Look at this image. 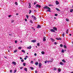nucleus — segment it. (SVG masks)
<instances>
[{
    "instance_id": "nucleus-13",
    "label": "nucleus",
    "mask_w": 73,
    "mask_h": 73,
    "mask_svg": "<svg viewBox=\"0 0 73 73\" xmlns=\"http://www.w3.org/2000/svg\"><path fill=\"white\" fill-rule=\"evenodd\" d=\"M56 10H57V11H59L60 12V10L59 9L57 8H56Z\"/></svg>"
},
{
    "instance_id": "nucleus-25",
    "label": "nucleus",
    "mask_w": 73,
    "mask_h": 73,
    "mask_svg": "<svg viewBox=\"0 0 73 73\" xmlns=\"http://www.w3.org/2000/svg\"><path fill=\"white\" fill-rule=\"evenodd\" d=\"M24 70L26 71V72H27V68H25Z\"/></svg>"
},
{
    "instance_id": "nucleus-46",
    "label": "nucleus",
    "mask_w": 73,
    "mask_h": 73,
    "mask_svg": "<svg viewBox=\"0 0 73 73\" xmlns=\"http://www.w3.org/2000/svg\"><path fill=\"white\" fill-rule=\"evenodd\" d=\"M20 69H23V67H20Z\"/></svg>"
},
{
    "instance_id": "nucleus-23",
    "label": "nucleus",
    "mask_w": 73,
    "mask_h": 73,
    "mask_svg": "<svg viewBox=\"0 0 73 73\" xmlns=\"http://www.w3.org/2000/svg\"><path fill=\"white\" fill-rule=\"evenodd\" d=\"M60 65H64V63H63L62 62H60Z\"/></svg>"
},
{
    "instance_id": "nucleus-54",
    "label": "nucleus",
    "mask_w": 73,
    "mask_h": 73,
    "mask_svg": "<svg viewBox=\"0 0 73 73\" xmlns=\"http://www.w3.org/2000/svg\"><path fill=\"white\" fill-rule=\"evenodd\" d=\"M36 3H37L34 2V5H36Z\"/></svg>"
},
{
    "instance_id": "nucleus-49",
    "label": "nucleus",
    "mask_w": 73,
    "mask_h": 73,
    "mask_svg": "<svg viewBox=\"0 0 73 73\" xmlns=\"http://www.w3.org/2000/svg\"><path fill=\"white\" fill-rule=\"evenodd\" d=\"M47 61H46L44 62V63H45V64H46V63H47Z\"/></svg>"
},
{
    "instance_id": "nucleus-5",
    "label": "nucleus",
    "mask_w": 73,
    "mask_h": 73,
    "mask_svg": "<svg viewBox=\"0 0 73 73\" xmlns=\"http://www.w3.org/2000/svg\"><path fill=\"white\" fill-rule=\"evenodd\" d=\"M12 64H13L14 65H16V63L15 62H12Z\"/></svg>"
},
{
    "instance_id": "nucleus-18",
    "label": "nucleus",
    "mask_w": 73,
    "mask_h": 73,
    "mask_svg": "<svg viewBox=\"0 0 73 73\" xmlns=\"http://www.w3.org/2000/svg\"><path fill=\"white\" fill-rule=\"evenodd\" d=\"M21 51L22 52H23V53H25V51L24 50H21Z\"/></svg>"
},
{
    "instance_id": "nucleus-10",
    "label": "nucleus",
    "mask_w": 73,
    "mask_h": 73,
    "mask_svg": "<svg viewBox=\"0 0 73 73\" xmlns=\"http://www.w3.org/2000/svg\"><path fill=\"white\" fill-rule=\"evenodd\" d=\"M36 41V40H33L31 41V42H35Z\"/></svg>"
},
{
    "instance_id": "nucleus-48",
    "label": "nucleus",
    "mask_w": 73,
    "mask_h": 73,
    "mask_svg": "<svg viewBox=\"0 0 73 73\" xmlns=\"http://www.w3.org/2000/svg\"><path fill=\"white\" fill-rule=\"evenodd\" d=\"M54 60V59H53V58H52L51 61L53 62V61Z\"/></svg>"
},
{
    "instance_id": "nucleus-44",
    "label": "nucleus",
    "mask_w": 73,
    "mask_h": 73,
    "mask_svg": "<svg viewBox=\"0 0 73 73\" xmlns=\"http://www.w3.org/2000/svg\"><path fill=\"white\" fill-rule=\"evenodd\" d=\"M14 21L13 20H12V21H11L12 23H13V22H14Z\"/></svg>"
},
{
    "instance_id": "nucleus-2",
    "label": "nucleus",
    "mask_w": 73,
    "mask_h": 73,
    "mask_svg": "<svg viewBox=\"0 0 73 73\" xmlns=\"http://www.w3.org/2000/svg\"><path fill=\"white\" fill-rule=\"evenodd\" d=\"M36 8H41V6L37 4L36 6Z\"/></svg>"
},
{
    "instance_id": "nucleus-19",
    "label": "nucleus",
    "mask_w": 73,
    "mask_h": 73,
    "mask_svg": "<svg viewBox=\"0 0 73 73\" xmlns=\"http://www.w3.org/2000/svg\"><path fill=\"white\" fill-rule=\"evenodd\" d=\"M30 69H31V70H33V69H34V68H33V67H30Z\"/></svg>"
},
{
    "instance_id": "nucleus-55",
    "label": "nucleus",
    "mask_w": 73,
    "mask_h": 73,
    "mask_svg": "<svg viewBox=\"0 0 73 73\" xmlns=\"http://www.w3.org/2000/svg\"><path fill=\"white\" fill-rule=\"evenodd\" d=\"M8 17H11V15H9L8 16Z\"/></svg>"
},
{
    "instance_id": "nucleus-3",
    "label": "nucleus",
    "mask_w": 73,
    "mask_h": 73,
    "mask_svg": "<svg viewBox=\"0 0 73 73\" xmlns=\"http://www.w3.org/2000/svg\"><path fill=\"white\" fill-rule=\"evenodd\" d=\"M38 66L39 68H41V66H42V64L41 63H39L38 64Z\"/></svg>"
},
{
    "instance_id": "nucleus-35",
    "label": "nucleus",
    "mask_w": 73,
    "mask_h": 73,
    "mask_svg": "<svg viewBox=\"0 0 73 73\" xmlns=\"http://www.w3.org/2000/svg\"><path fill=\"white\" fill-rule=\"evenodd\" d=\"M31 64H33V61H31Z\"/></svg>"
},
{
    "instance_id": "nucleus-47",
    "label": "nucleus",
    "mask_w": 73,
    "mask_h": 73,
    "mask_svg": "<svg viewBox=\"0 0 73 73\" xmlns=\"http://www.w3.org/2000/svg\"><path fill=\"white\" fill-rule=\"evenodd\" d=\"M56 40H59V38H56Z\"/></svg>"
},
{
    "instance_id": "nucleus-27",
    "label": "nucleus",
    "mask_w": 73,
    "mask_h": 73,
    "mask_svg": "<svg viewBox=\"0 0 73 73\" xmlns=\"http://www.w3.org/2000/svg\"><path fill=\"white\" fill-rule=\"evenodd\" d=\"M73 9H70V12H73Z\"/></svg>"
},
{
    "instance_id": "nucleus-59",
    "label": "nucleus",
    "mask_w": 73,
    "mask_h": 73,
    "mask_svg": "<svg viewBox=\"0 0 73 73\" xmlns=\"http://www.w3.org/2000/svg\"><path fill=\"white\" fill-rule=\"evenodd\" d=\"M25 21H27V19H25Z\"/></svg>"
},
{
    "instance_id": "nucleus-12",
    "label": "nucleus",
    "mask_w": 73,
    "mask_h": 73,
    "mask_svg": "<svg viewBox=\"0 0 73 73\" xmlns=\"http://www.w3.org/2000/svg\"><path fill=\"white\" fill-rule=\"evenodd\" d=\"M50 40L52 42H54V41H55V40H54V39H53L52 38H50Z\"/></svg>"
},
{
    "instance_id": "nucleus-53",
    "label": "nucleus",
    "mask_w": 73,
    "mask_h": 73,
    "mask_svg": "<svg viewBox=\"0 0 73 73\" xmlns=\"http://www.w3.org/2000/svg\"><path fill=\"white\" fill-rule=\"evenodd\" d=\"M34 55L36 56H37V54L36 53H35L34 54Z\"/></svg>"
},
{
    "instance_id": "nucleus-4",
    "label": "nucleus",
    "mask_w": 73,
    "mask_h": 73,
    "mask_svg": "<svg viewBox=\"0 0 73 73\" xmlns=\"http://www.w3.org/2000/svg\"><path fill=\"white\" fill-rule=\"evenodd\" d=\"M53 29L54 30V31H57V28L55 27H54L53 28Z\"/></svg>"
},
{
    "instance_id": "nucleus-31",
    "label": "nucleus",
    "mask_w": 73,
    "mask_h": 73,
    "mask_svg": "<svg viewBox=\"0 0 73 73\" xmlns=\"http://www.w3.org/2000/svg\"><path fill=\"white\" fill-rule=\"evenodd\" d=\"M23 64L24 66H25V65H26V63H24Z\"/></svg>"
},
{
    "instance_id": "nucleus-40",
    "label": "nucleus",
    "mask_w": 73,
    "mask_h": 73,
    "mask_svg": "<svg viewBox=\"0 0 73 73\" xmlns=\"http://www.w3.org/2000/svg\"><path fill=\"white\" fill-rule=\"evenodd\" d=\"M37 46H40V43H37Z\"/></svg>"
},
{
    "instance_id": "nucleus-33",
    "label": "nucleus",
    "mask_w": 73,
    "mask_h": 73,
    "mask_svg": "<svg viewBox=\"0 0 73 73\" xmlns=\"http://www.w3.org/2000/svg\"><path fill=\"white\" fill-rule=\"evenodd\" d=\"M57 70V69H56V68L55 67H54V70Z\"/></svg>"
},
{
    "instance_id": "nucleus-15",
    "label": "nucleus",
    "mask_w": 73,
    "mask_h": 73,
    "mask_svg": "<svg viewBox=\"0 0 73 73\" xmlns=\"http://www.w3.org/2000/svg\"><path fill=\"white\" fill-rule=\"evenodd\" d=\"M41 53L42 54H45V52H44V51H42L41 52Z\"/></svg>"
},
{
    "instance_id": "nucleus-16",
    "label": "nucleus",
    "mask_w": 73,
    "mask_h": 73,
    "mask_svg": "<svg viewBox=\"0 0 73 73\" xmlns=\"http://www.w3.org/2000/svg\"><path fill=\"white\" fill-rule=\"evenodd\" d=\"M31 13H32V11H31V10H29V14H31Z\"/></svg>"
},
{
    "instance_id": "nucleus-28",
    "label": "nucleus",
    "mask_w": 73,
    "mask_h": 73,
    "mask_svg": "<svg viewBox=\"0 0 73 73\" xmlns=\"http://www.w3.org/2000/svg\"><path fill=\"white\" fill-rule=\"evenodd\" d=\"M64 48H65L66 49L67 48H66V45H64Z\"/></svg>"
},
{
    "instance_id": "nucleus-50",
    "label": "nucleus",
    "mask_w": 73,
    "mask_h": 73,
    "mask_svg": "<svg viewBox=\"0 0 73 73\" xmlns=\"http://www.w3.org/2000/svg\"><path fill=\"white\" fill-rule=\"evenodd\" d=\"M21 62H24V60L23 59H22L21 60Z\"/></svg>"
},
{
    "instance_id": "nucleus-39",
    "label": "nucleus",
    "mask_w": 73,
    "mask_h": 73,
    "mask_svg": "<svg viewBox=\"0 0 73 73\" xmlns=\"http://www.w3.org/2000/svg\"><path fill=\"white\" fill-rule=\"evenodd\" d=\"M19 49H21V47H19L18 48Z\"/></svg>"
},
{
    "instance_id": "nucleus-43",
    "label": "nucleus",
    "mask_w": 73,
    "mask_h": 73,
    "mask_svg": "<svg viewBox=\"0 0 73 73\" xmlns=\"http://www.w3.org/2000/svg\"><path fill=\"white\" fill-rule=\"evenodd\" d=\"M55 16H58V15H57V14H55Z\"/></svg>"
},
{
    "instance_id": "nucleus-11",
    "label": "nucleus",
    "mask_w": 73,
    "mask_h": 73,
    "mask_svg": "<svg viewBox=\"0 0 73 73\" xmlns=\"http://www.w3.org/2000/svg\"><path fill=\"white\" fill-rule=\"evenodd\" d=\"M32 48V47L31 46H29L27 47V49H31Z\"/></svg>"
},
{
    "instance_id": "nucleus-32",
    "label": "nucleus",
    "mask_w": 73,
    "mask_h": 73,
    "mask_svg": "<svg viewBox=\"0 0 73 73\" xmlns=\"http://www.w3.org/2000/svg\"><path fill=\"white\" fill-rule=\"evenodd\" d=\"M62 53H64V50L63 49H62Z\"/></svg>"
},
{
    "instance_id": "nucleus-58",
    "label": "nucleus",
    "mask_w": 73,
    "mask_h": 73,
    "mask_svg": "<svg viewBox=\"0 0 73 73\" xmlns=\"http://www.w3.org/2000/svg\"><path fill=\"white\" fill-rule=\"evenodd\" d=\"M16 15H17V16H18V15H19V13H17L16 14Z\"/></svg>"
},
{
    "instance_id": "nucleus-30",
    "label": "nucleus",
    "mask_w": 73,
    "mask_h": 73,
    "mask_svg": "<svg viewBox=\"0 0 73 73\" xmlns=\"http://www.w3.org/2000/svg\"><path fill=\"white\" fill-rule=\"evenodd\" d=\"M16 72H17V70H14V71L13 72L14 73H15Z\"/></svg>"
},
{
    "instance_id": "nucleus-21",
    "label": "nucleus",
    "mask_w": 73,
    "mask_h": 73,
    "mask_svg": "<svg viewBox=\"0 0 73 73\" xmlns=\"http://www.w3.org/2000/svg\"><path fill=\"white\" fill-rule=\"evenodd\" d=\"M35 64L36 65H37L38 64V62H36L35 63Z\"/></svg>"
},
{
    "instance_id": "nucleus-60",
    "label": "nucleus",
    "mask_w": 73,
    "mask_h": 73,
    "mask_svg": "<svg viewBox=\"0 0 73 73\" xmlns=\"http://www.w3.org/2000/svg\"><path fill=\"white\" fill-rule=\"evenodd\" d=\"M35 73H37V71L35 70Z\"/></svg>"
},
{
    "instance_id": "nucleus-52",
    "label": "nucleus",
    "mask_w": 73,
    "mask_h": 73,
    "mask_svg": "<svg viewBox=\"0 0 73 73\" xmlns=\"http://www.w3.org/2000/svg\"><path fill=\"white\" fill-rule=\"evenodd\" d=\"M10 73H12V70H10Z\"/></svg>"
},
{
    "instance_id": "nucleus-64",
    "label": "nucleus",
    "mask_w": 73,
    "mask_h": 73,
    "mask_svg": "<svg viewBox=\"0 0 73 73\" xmlns=\"http://www.w3.org/2000/svg\"><path fill=\"white\" fill-rule=\"evenodd\" d=\"M49 6H52V5H48Z\"/></svg>"
},
{
    "instance_id": "nucleus-41",
    "label": "nucleus",
    "mask_w": 73,
    "mask_h": 73,
    "mask_svg": "<svg viewBox=\"0 0 73 73\" xmlns=\"http://www.w3.org/2000/svg\"><path fill=\"white\" fill-rule=\"evenodd\" d=\"M54 44L55 45H57V43L56 42H55Z\"/></svg>"
},
{
    "instance_id": "nucleus-34",
    "label": "nucleus",
    "mask_w": 73,
    "mask_h": 73,
    "mask_svg": "<svg viewBox=\"0 0 73 73\" xmlns=\"http://www.w3.org/2000/svg\"><path fill=\"white\" fill-rule=\"evenodd\" d=\"M26 17L27 19H28V18H29V16L28 15H26Z\"/></svg>"
},
{
    "instance_id": "nucleus-42",
    "label": "nucleus",
    "mask_w": 73,
    "mask_h": 73,
    "mask_svg": "<svg viewBox=\"0 0 73 73\" xmlns=\"http://www.w3.org/2000/svg\"><path fill=\"white\" fill-rule=\"evenodd\" d=\"M60 47H62V44H60Z\"/></svg>"
},
{
    "instance_id": "nucleus-29",
    "label": "nucleus",
    "mask_w": 73,
    "mask_h": 73,
    "mask_svg": "<svg viewBox=\"0 0 73 73\" xmlns=\"http://www.w3.org/2000/svg\"><path fill=\"white\" fill-rule=\"evenodd\" d=\"M15 5H18V4H17V2H15Z\"/></svg>"
},
{
    "instance_id": "nucleus-26",
    "label": "nucleus",
    "mask_w": 73,
    "mask_h": 73,
    "mask_svg": "<svg viewBox=\"0 0 73 73\" xmlns=\"http://www.w3.org/2000/svg\"><path fill=\"white\" fill-rule=\"evenodd\" d=\"M17 52V50H14V53H16V52Z\"/></svg>"
},
{
    "instance_id": "nucleus-20",
    "label": "nucleus",
    "mask_w": 73,
    "mask_h": 73,
    "mask_svg": "<svg viewBox=\"0 0 73 73\" xmlns=\"http://www.w3.org/2000/svg\"><path fill=\"white\" fill-rule=\"evenodd\" d=\"M64 36H65V33H63V34H62V36L64 37Z\"/></svg>"
},
{
    "instance_id": "nucleus-17",
    "label": "nucleus",
    "mask_w": 73,
    "mask_h": 73,
    "mask_svg": "<svg viewBox=\"0 0 73 73\" xmlns=\"http://www.w3.org/2000/svg\"><path fill=\"white\" fill-rule=\"evenodd\" d=\"M62 62H63L64 63L66 62L65 61V60H64V59H63L62 60Z\"/></svg>"
},
{
    "instance_id": "nucleus-1",
    "label": "nucleus",
    "mask_w": 73,
    "mask_h": 73,
    "mask_svg": "<svg viewBox=\"0 0 73 73\" xmlns=\"http://www.w3.org/2000/svg\"><path fill=\"white\" fill-rule=\"evenodd\" d=\"M43 8L44 9H48V10L46 11V12H51V11H50V8L49 7L47 6H46L44 7Z\"/></svg>"
},
{
    "instance_id": "nucleus-7",
    "label": "nucleus",
    "mask_w": 73,
    "mask_h": 73,
    "mask_svg": "<svg viewBox=\"0 0 73 73\" xmlns=\"http://www.w3.org/2000/svg\"><path fill=\"white\" fill-rule=\"evenodd\" d=\"M43 41H46V37L45 36H44L43 38Z\"/></svg>"
},
{
    "instance_id": "nucleus-38",
    "label": "nucleus",
    "mask_w": 73,
    "mask_h": 73,
    "mask_svg": "<svg viewBox=\"0 0 73 73\" xmlns=\"http://www.w3.org/2000/svg\"><path fill=\"white\" fill-rule=\"evenodd\" d=\"M66 33L67 34L68 33V29H67L66 31Z\"/></svg>"
},
{
    "instance_id": "nucleus-14",
    "label": "nucleus",
    "mask_w": 73,
    "mask_h": 73,
    "mask_svg": "<svg viewBox=\"0 0 73 73\" xmlns=\"http://www.w3.org/2000/svg\"><path fill=\"white\" fill-rule=\"evenodd\" d=\"M47 62L48 63H49V62H52V61L51 60H49L47 61Z\"/></svg>"
},
{
    "instance_id": "nucleus-22",
    "label": "nucleus",
    "mask_w": 73,
    "mask_h": 73,
    "mask_svg": "<svg viewBox=\"0 0 73 73\" xmlns=\"http://www.w3.org/2000/svg\"><path fill=\"white\" fill-rule=\"evenodd\" d=\"M66 21H69V20L68 18L66 19Z\"/></svg>"
},
{
    "instance_id": "nucleus-51",
    "label": "nucleus",
    "mask_w": 73,
    "mask_h": 73,
    "mask_svg": "<svg viewBox=\"0 0 73 73\" xmlns=\"http://www.w3.org/2000/svg\"><path fill=\"white\" fill-rule=\"evenodd\" d=\"M29 8H31V5H29Z\"/></svg>"
},
{
    "instance_id": "nucleus-6",
    "label": "nucleus",
    "mask_w": 73,
    "mask_h": 73,
    "mask_svg": "<svg viewBox=\"0 0 73 73\" xmlns=\"http://www.w3.org/2000/svg\"><path fill=\"white\" fill-rule=\"evenodd\" d=\"M50 31L52 32H55V31L53 30V29H51L50 30Z\"/></svg>"
},
{
    "instance_id": "nucleus-61",
    "label": "nucleus",
    "mask_w": 73,
    "mask_h": 73,
    "mask_svg": "<svg viewBox=\"0 0 73 73\" xmlns=\"http://www.w3.org/2000/svg\"><path fill=\"white\" fill-rule=\"evenodd\" d=\"M32 18H33V17H34V16L33 15H32Z\"/></svg>"
},
{
    "instance_id": "nucleus-24",
    "label": "nucleus",
    "mask_w": 73,
    "mask_h": 73,
    "mask_svg": "<svg viewBox=\"0 0 73 73\" xmlns=\"http://www.w3.org/2000/svg\"><path fill=\"white\" fill-rule=\"evenodd\" d=\"M58 72H61V69H60V68H58Z\"/></svg>"
},
{
    "instance_id": "nucleus-57",
    "label": "nucleus",
    "mask_w": 73,
    "mask_h": 73,
    "mask_svg": "<svg viewBox=\"0 0 73 73\" xmlns=\"http://www.w3.org/2000/svg\"><path fill=\"white\" fill-rule=\"evenodd\" d=\"M27 58L25 57L24 58V59L25 60H27Z\"/></svg>"
},
{
    "instance_id": "nucleus-63",
    "label": "nucleus",
    "mask_w": 73,
    "mask_h": 73,
    "mask_svg": "<svg viewBox=\"0 0 73 73\" xmlns=\"http://www.w3.org/2000/svg\"><path fill=\"white\" fill-rule=\"evenodd\" d=\"M29 5H31V3H29Z\"/></svg>"
},
{
    "instance_id": "nucleus-36",
    "label": "nucleus",
    "mask_w": 73,
    "mask_h": 73,
    "mask_svg": "<svg viewBox=\"0 0 73 73\" xmlns=\"http://www.w3.org/2000/svg\"><path fill=\"white\" fill-rule=\"evenodd\" d=\"M30 22L31 23H33V21H32L31 20L30 21Z\"/></svg>"
},
{
    "instance_id": "nucleus-37",
    "label": "nucleus",
    "mask_w": 73,
    "mask_h": 73,
    "mask_svg": "<svg viewBox=\"0 0 73 73\" xmlns=\"http://www.w3.org/2000/svg\"><path fill=\"white\" fill-rule=\"evenodd\" d=\"M34 19L35 20H36V17H34Z\"/></svg>"
},
{
    "instance_id": "nucleus-45",
    "label": "nucleus",
    "mask_w": 73,
    "mask_h": 73,
    "mask_svg": "<svg viewBox=\"0 0 73 73\" xmlns=\"http://www.w3.org/2000/svg\"><path fill=\"white\" fill-rule=\"evenodd\" d=\"M15 44H17V41L15 40Z\"/></svg>"
},
{
    "instance_id": "nucleus-8",
    "label": "nucleus",
    "mask_w": 73,
    "mask_h": 73,
    "mask_svg": "<svg viewBox=\"0 0 73 73\" xmlns=\"http://www.w3.org/2000/svg\"><path fill=\"white\" fill-rule=\"evenodd\" d=\"M41 28V27L40 26V25H38V26L37 27V28L39 29Z\"/></svg>"
},
{
    "instance_id": "nucleus-62",
    "label": "nucleus",
    "mask_w": 73,
    "mask_h": 73,
    "mask_svg": "<svg viewBox=\"0 0 73 73\" xmlns=\"http://www.w3.org/2000/svg\"><path fill=\"white\" fill-rule=\"evenodd\" d=\"M27 58H28V56H25Z\"/></svg>"
},
{
    "instance_id": "nucleus-56",
    "label": "nucleus",
    "mask_w": 73,
    "mask_h": 73,
    "mask_svg": "<svg viewBox=\"0 0 73 73\" xmlns=\"http://www.w3.org/2000/svg\"><path fill=\"white\" fill-rule=\"evenodd\" d=\"M59 40H61V38H59Z\"/></svg>"
},
{
    "instance_id": "nucleus-9",
    "label": "nucleus",
    "mask_w": 73,
    "mask_h": 73,
    "mask_svg": "<svg viewBox=\"0 0 73 73\" xmlns=\"http://www.w3.org/2000/svg\"><path fill=\"white\" fill-rule=\"evenodd\" d=\"M55 3L56 5H58V4H59V2L58 1H56Z\"/></svg>"
}]
</instances>
